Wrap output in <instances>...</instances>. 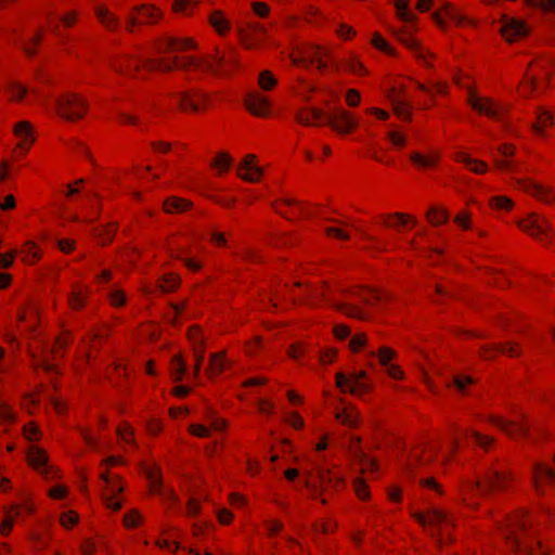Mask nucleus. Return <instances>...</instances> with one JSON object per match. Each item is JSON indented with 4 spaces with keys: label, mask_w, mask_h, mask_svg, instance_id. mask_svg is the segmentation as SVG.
Instances as JSON below:
<instances>
[{
    "label": "nucleus",
    "mask_w": 555,
    "mask_h": 555,
    "mask_svg": "<svg viewBox=\"0 0 555 555\" xmlns=\"http://www.w3.org/2000/svg\"><path fill=\"white\" fill-rule=\"evenodd\" d=\"M509 475L499 470H490L483 485L477 482L476 488L481 491H501L506 489Z\"/></svg>",
    "instance_id": "obj_14"
},
{
    "label": "nucleus",
    "mask_w": 555,
    "mask_h": 555,
    "mask_svg": "<svg viewBox=\"0 0 555 555\" xmlns=\"http://www.w3.org/2000/svg\"><path fill=\"white\" fill-rule=\"evenodd\" d=\"M232 158L227 153H219L217 158L211 162V167L228 170L231 165Z\"/></svg>",
    "instance_id": "obj_50"
},
{
    "label": "nucleus",
    "mask_w": 555,
    "mask_h": 555,
    "mask_svg": "<svg viewBox=\"0 0 555 555\" xmlns=\"http://www.w3.org/2000/svg\"><path fill=\"white\" fill-rule=\"evenodd\" d=\"M325 122L331 125L333 129L340 133H348L352 131L358 125V121L354 119V117L346 111H337L336 113L326 115Z\"/></svg>",
    "instance_id": "obj_6"
},
{
    "label": "nucleus",
    "mask_w": 555,
    "mask_h": 555,
    "mask_svg": "<svg viewBox=\"0 0 555 555\" xmlns=\"http://www.w3.org/2000/svg\"><path fill=\"white\" fill-rule=\"evenodd\" d=\"M395 357V351L388 347H380L378 350L379 362L384 366L389 365V361Z\"/></svg>",
    "instance_id": "obj_54"
},
{
    "label": "nucleus",
    "mask_w": 555,
    "mask_h": 555,
    "mask_svg": "<svg viewBox=\"0 0 555 555\" xmlns=\"http://www.w3.org/2000/svg\"><path fill=\"white\" fill-rule=\"evenodd\" d=\"M455 159L460 163H463L469 170H472L475 173H483L488 169V166L486 163H483L479 159H474L466 153H462V152L457 153L455 155Z\"/></svg>",
    "instance_id": "obj_26"
},
{
    "label": "nucleus",
    "mask_w": 555,
    "mask_h": 555,
    "mask_svg": "<svg viewBox=\"0 0 555 555\" xmlns=\"http://www.w3.org/2000/svg\"><path fill=\"white\" fill-rule=\"evenodd\" d=\"M325 52L319 47H312L307 49L304 54L299 56H292L293 63L295 65H307L309 64H318L319 69H324L326 64L322 61V56Z\"/></svg>",
    "instance_id": "obj_17"
},
{
    "label": "nucleus",
    "mask_w": 555,
    "mask_h": 555,
    "mask_svg": "<svg viewBox=\"0 0 555 555\" xmlns=\"http://www.w3.org/2000/svg\"><path fill=\"white\" fill-rule=\"evenodd\" d=\"M68 300L73 309H80L85 305V296L81 291L74 292Z\"/></svg>",
    "instance_id": "obj_58"
},
{
    "label": "nucleus",
    "mask_w": 555,
    "mask_h": 555,
    "mask_svg": "<svg viewBox=\"0 0 555 555\" xmlns=\"http://www.w3.org/2000/svg\"><path fill=\"white\" fill-rule=\"evenodd\" d=\"M520 188L545 203H551L555 195L552 191L532 181H520Z\"/></svg>",
    "instance_id": "obj_21"
},
{
    "label": "nucleus",
    "mask_w": 555,
    "mask_h": 555,
    "mask_svg": "<svg viewBox=\"0 0 555 555\" xmlns=\"http://www.w3.org/2000/svg\"><path fill=\"white\" fill-rule=\"evenodd\" d=\"M492 352H501V353L508 354L509 357H517L519 354V352L516 348V345H513L511 343L499 344V345H495L492 349L485 350L483 357L490 358Z\"/></svg>",
    "instance_id": "obj_34"
},
{
    "label": "nucleus",
    "mask_w": 555,
    "mask_h": 555,
    "mask_svg": "<svg viewBox=\"0 0 555 555\" xmlns=\"http://www.w3.org/2000/svg\"><path fill=\"white\" fill-rule=\"evenodd\" d=\"M487 3H492L495 0H485ZM525 2L532 7L539 8L544 12L555 14V0H525Z\"/></svg>",
    "instance_id": "obj_36"
},
{
    "label": "nucleus",
    "mask_w": 555,
    "mask_h": 555,
    "mask_svg": "<svg viewBox=\"0 0 555 555\" xmlns=\"http://www.w3.org/2000/svg\"><path fill=\"white\" fill-rule=\"evenodd\" d=\"M179 105L184 111H194L197 112L202 107V103L206 101V94L201 90H190L185 92H177L175 93Z\"/></svg>",
    "instance_id": "obj_7"
},
{
    "label": "nucleus",
    "mask_w": 555,
    "mask_h": 555,
    "mask_svg": "<svg viewBox=\"0 0 555 555\" xmlns=\"http://www.w3.org/2000/svg\"><path fill=\"white\" fill-rule=\"evenodd\" d=\"M354 457L359 461L362 472H365L366 469H375L376 463L375 461L370 457L367 454H365L361 449L356 448L353 450Z\"/></svg>",
    "instance_id": "obj_37"
},
{
    "label": "nucleus",
    "mask_w": 555,
    "mask_h": 555,
    "mask_svg": "<svg viewBox=\"0 0 555 555\" xmlns=\"http://www.w3.org/2000/svg\"><path fill=\"white\" fill-rule=\"evenodd\" d=\"M468 103L475 111L481 114L498 120L501 118V107L495 105L490 99L479 98L476 93L470 91L468 94Z\"/></svg>",
    "instance_id": "obj_8"
},
{
    "label": "nucleus",
    "mask_w": 555,
    "mask_h": 555,
    "mask_svg": "<svg viewBox=\"0 0 555 555\" xmlns=\"http://www.w3.org/2000/svg\"><path fill=\"white\" fill-rule=\"evenodd\" d=\"M366 343V337L364 334L360 333L354 335L349 343V346L352 351H359Z\"/></svg>",
    "instance_id": "obj_60"
},
{
    "label": "nucleus",
    "mask_w": 555,
    "mask_h": 555,
    "mask_svg": "<svg viewBox=\"0 0 555 555\" xmlns=\"http://www.w3.org/2000/svg\"><path fill=\"white\" fill-rule=\"evenodd\" d=\"M532 482L535 492L543 494L544 483L555 485V472L543 464H535L533 467Z\"/></svg>",
    "instance_id": "obj_12"
},
{
    "label": "nucleus",
    "mask_w": 555,
    "mask_h": 555,
    "mask_svg": "<svg viewBox=\"0 0 555 555\" xmlns=\"http://www.w3.org/2000/svg\"><path fill=\"white\" fill-rule=\"evenodd\" d=\"M57 112L68 120L81 118L87 111V103L77 94L66 93L56 100Z\"/></svg>",
    "instance_id": "obj_3"
},
{
    "label": "nucleus",
    "mask_w": 555,
    "mask_h": 555,
    "mask_svg": "<svg viewBox=\"0 0 555 555\" xmlns=\"http://www.w3.org/2000/svg\"><path fill=\"white\" fill-rule=\"evenodd\" d=\"M147 478L151 482V487L154 493L175 502L178 500L172 489L164 487L162 478L155 469L147 472Z\"/></svg>",
    "instance_id": "obj_20"
},
{
    "label": "nucleus",
    "mask_w": 555,
    "mask_h": 555,
    "mask_svg": "<svg viewBox=\"0 0 555 555\" xmlns=\"http://www.w3.org/2000/svg\"><path fill=\"white\" fill-rule=\"evenodd\" d=\"M442 11L444 12V14L452 21L454 22L455 24L457 25H461L464 23L465 21V17L460 13L457 12L454 8H452V5L448 2H444L443 5H442Z\"/></svg>",
    "instance_id": "obj_45"
},
{
    "label": "nucleus",
    "mask_w": 555,
    "mask_h": 555,
    "mask_svg": "<svg viewBox=\"0 0 555 555\" xmlns=\"http://www.w3.org/2000/svg\"><path fill=\"white\" fill-rule=\"evenodd\" d=\"M372 43L374 44L375 48H377L384 52L390 53L389 44L386 42V40L379 34L374 35V37L372 39Z\"/></svg>",
    "instance_id": "obj_62"
},
{
    "label": "nucleus",
    "mask_w": 555,
    "mask_h": 555,
    "mask_svg": "<svg viewBox=\"0 0 555 555\" xmlns=\"http://www.w3.org/2000/svg\"><path fill=\"white\" fill-rule=\"evenodd\" d=\"M354 490H356V493L357 495L361 499V500H365L369 498V492L366 490V485L364 483V481L360 478L356 479L354 481Z\"/></svg>",
    "instance_id": "obj_61"
},
{
    "label": "nucleus",
    "mask_w": 555,
    "mask_h": 555,
    "mask_svg": "<svg viewBox=\"0 0 555 555\" xmlns=\"http://www.w3.org/2000/svg\"><path fill=\"white\" fill-rule=\"evenodd\" d=\"M8 92L10 93L12 100L21 101L27 93V89L22 85L11 83L8 88Z\"/></svg>",
    "instance_id": "obj_51"
},
{
    "label": "nucleus",
    "mask_w": 555,
    "mask_h": 555,
    "mask_svg": "<svg viewBox=\"0 0 555 555\" xmlns=\"http://www.w3.org/2000/svg\"><path fill=\"white\" fill-rule=\"evenodd\" d=\"M140 519L141 516L135 511H132L129 514L125 515L124 524L126 527H135L139 525Z\"/></svg>",
    "instance_id": "obj_63"
},
{
    "label": "nucleus",
    "mask_w": 555,
    "mask_h": 555,
    "mask_svg": "<svg viewBox=\"0 0 555 555\" xmlns=\"http://www.w3.org/2000/svg\"><path fill=\"white\" fill-rule=\"evenodd\" d=\"M276 85V79L269 70H263L259 75V86L262 90H271Z\"/></svg>",
    "instance_id": "obj_46"
},
{
    "label": "nucleus",
    "mask_w": 555,
    "mask_h": 555,
    "mask_svg": "<svg viewBox=\"0 0 555 555\" xmlns=\"http://www.w3.org/2000/svg\"><path fill=\"white\" fill-rule=\"evenodd\" d=\"M553 124V116L547 112H542L538 117V124L534 126V131L538 134H543V128Z\"/></svg>",
    "instance_id": "obj_47"
},
{
    "label": "nucleus",
    "mask_w": 555,
    "mask_h": 555,
    "mask_svg": "<svg viewBox=\"0 0 555 555\" xmlns=\"http://www.w3.org/2000/svg\"><path fill=\"white\" fill-rule=\"evenodd\" d=\"M190 339L194 347V354L196 359L194 375L196 376L201 370V365L204 361V349H203V339L198 330L190 331Z\"/></svg>",
    "instance_id": "obj_24"
},
{
    "label": "nucleus",
    "mask_w": 555,
    "mask_h": 555,
    "mask_svg": "<svg viewBox=\"0 0 555 555\" xmlns=\"http://www.w3.org/2000/svg\"><path fill=\"white\" fill-rule=\"evenodd\" d=\"M296 120L305 126L314 125L317 121H326V115L315 107H305L296 113Z\"/></svg>",
    "instance_id": "obj_19"
},
{
    "label": "nucleus",
    "mask_w": 555,
    "mask_h": 555,
    "mask_svg": "<svg viewBox=\"0 0 555 555\" xmlns=\"http://www.w3.org/2000/svg\"><path fill=\"white\" fill-rule=\"evenodd\" d=\"M162 44L164 52L184 51L195 48V43L191 39H178L173 37H166Z\"/></svg>",
    "instance_id": "obj_23"
},
{
    "label": "nucleus",
    "mask_w": 555,
    "mask_h": 555,
    "mask_svg": "<svg viewBox=\"0 0 555 555\" xmlns=\"http://www.w3.org/2000/svg\"><path fill=\"white\" fill-rule=\"evenodd\" d=\"M186 373V365L180 356H175L171 360V376L176 382L181 380Z\"/></svg>",
    "instance_id": "obj_35"
},
{
    "label": "nucleus",
    "mask_w": 555,
    "mask_h": 555,
    "mask_svg": "<svg viewBox=\"0 0 555 555\" xmlns=\"http://www.w3.org/2000/svg\"><path fill=\"white\" fill-rule=\"evenodd\" d=\"M245 106L251 114L263 117L268 114L269 101L266 96L255 91L246 95Z\"/></svg>",
    "instance_id": "obj_16"
},
{
    "label": "nucleus",
    "mask_w": 555,
    "mask_h": 555,
    "mask_svg": "<svg viewBox=\"0 0 555 555\" xmlns=\"http://www.w3.org/2000/svg\"><path fill=\"white\" fill-rule=\"evenodd\" d=\"M358 295L361 297V299L364 302H366L369 305H373V304L378 302L384 299V294H382L380 292L374 291V289L359 291Z\"/></svg>",
    "instance_id": "obj_43"
},
{
    "label": "nucleus",
    "mask_w": 555,
    "mask_h": 555,
    "mask_svg": "<svg viewBox=\"0 0 555 555\" xmlns=\"http://www.w3.org/2000/svg\"><path fill=\"white\" fill-rule=\"evenodd\" d=\"M500 31L507 41L513 42L528 35L529 28L524 21L504 15L502 17Z\"/></svg>",
    "instance_id": "obj_4"
},
{
    "label": "nucleus",
    "mask_w": 555,
    "mask_h": 555,
    "mask_svg": "<svg viewBox=\"0 0 555 555\" xmlns=\"http://www.w3.org/2000/svg\"><path fill=\"white\" fill-rule=\"evenodd\" d=\"M21 253L26 262H34L40 258L39 251L33 242L26 243Z\"/></svg>",
    "instance_id": "obj_40"
},
{
    "label": "nucleus",
    "mask_w": 555,
    "mask_h": 555,
    "mask_svg": "<svg viewBox=\"0 0 555 555\" xmlns=\"http://www.w3.org/2000/svg\"><path fill=\"white\" fill-rule=\"evenodd\" d=\"M388 98L392 104L395 114L404 120H411V102L404 96L403 89L397 91L395 88L389 92Z\"/></svg>",
    "instance_id": "obj_13"
},
{
    "label": "nucleus",
    "mask_w": 555,
    "mask_h": 555,
    "mask_svg": "<svg viewBox=\"0 0 555 555\" xmlns=\"http://www.w3.org/2000/svg\"><path fill=\"white\" fill-rule=\"evenodd\" d=\"M427 219L434 225L441 224L448 220V212L437 207H430L427 211Z\"/></svg>",
    "instance_id": "obj_38"
},
{
    "label": "nucleus",
    "mask_w": 555,
    "mask_h": 555,
    "mask_svg": "<svg viewBox=\"0 0 555 555\" xmlns=\"http://www.w3.org/2000/svg\"><path fill=\"white\" fill-rule=\"evenodd\" d=\"M3 511L5 514V518L3 519L2 524H1V533L3 535H8L12 530L14 518L20 515V512H18L17 505H14L11 507H4Z\"/></svg>",
    "instance_id": "obj_32"
},
{
    "label": "nucleus",
    "mask_w": 555,
    "mask_h": 555,
    "mask_svg": "<svg viewBox=\"0 0 555 555\" xmlns=\"http://www.w3.org/2000/svg\"><path fill=\"white\" fill-rule=\"evenodd\" d=\"M191 203L179 197H169L164 202V209L169 214L182 212L190 207Z\"/></svg>",
    "instance_id": "obj_31"
},
{
    "label": "nucleus",
    "mask_w": 555,
    "mask_h": 555,
    "mask_svg": "<svg viewBox=\"0 0 555 555\" xmlns=\"http://www.w3.org/2000/svg\"><path fill=\"white\" fill-rule=\"evenodd\" d=\"M400 40L408 48H410L411 50L415 51L417 57L426 60V51L420 47V44L417 43V41L414 38H412V37H410L408 35H404V36H402L400 38Z\"/></svg>",
    "instance_id": "obj_42"
},
{
    "label": "nucleus",
    "mask_w": 555,
    "mask_h": 555,
    "mask_svg": "<svg viewBox=\"0 0 555 555\" xmlns=\"http://www.w3.org/2000/svg\"><path fill=\"white\" fill-rule=\"evenodd\" d=\"M531 524L526 515H517L511 519L506 531V540L511 547L526 555H546V550L541 542H530Z\"/></svg>",
    "instance_id": "obj_2"
},
{
    "label": "nucleus",
    "mask_w": 555,
    "mask_h": 555,
    "mask_svg": "<svg viewBox=\"0 0 555 555\" xmlns=\"http://www.w3.org/2000/svg\"><path fill=\"white\" fill-rule=\"evenodd\" d=\"M499 152L505 159H495V165L501 170H513L515 163L508 158L514 155V146L509 144H503L499 147Z\"/></svg>",
    "instance_id": "obj_29"
},
{
    "label": "nucleus",
    "mask_w": 555,
    "mask_h": 555,
    "mask_svg": "<svg viewBox=\"0 0 555 555\" xmlns=\"http://www.w3.org/2000/svg\"><path fill=\"white\" fill-rule=\"evenodd\" d=\"M522 417V423L507 422L499 416L491 417V422L512 438L528 437L529 425L526 423V417Z\"/></svg>",
    "instance_id": "obj_9"
},
{
    "label": "nucleus",
    "mask_w": 555,
    "mask_h": 555,
    "mask_svg": "<svg viewBox=\"0 0 555 555\" xmlns=\"http://www.w3.org/2000/svg\"><path fill=\"white\" fill-rule=\"evenodd\" d=\"M395 5L398 12V15L401 20L405 22H411L414 18V15L409 9V0H396Z\"/></svg>",
    "instance_id": "obj_39"
},
{
    "label": "nucleus",
    "mask_w": 555,
    "mask_h": 555,
    "mask_svg": "<svg viewBox=\"0 0 555 555\" xmlns=\"http://www.w3.org/2000/svg\"><path fill=\"white\" fill-rule=\"evenodd\" d=\"M251 8L254 13L259 17H266L270 11L268 4L264 2H253Z\"/></svg>",
    "instance_id": "obj_64"
},
{
    "label": "nucleus",
    "mask_w": 555,
    "mask_h": 555,
    "mask_svg": "<svg viewBox=\"0 0 555 555\" xmlns=\"http://www.w3.org/2000/svg\"><path fill=\"white\" fill-rule=\"evenodd\" d=\"M227 364H228V362L224 359L223 353H212V354H210L208 373L211 376L218 375L225 370Z\"/></svg>",
    "instance_id": "obj_33"
},
{
    "label": "nucleus",
    "mask_w": 555,
    "mask_h": 555,
    "mask_svg": "<svg viewBox=\"0 0 555 555\" xmlns=\"http://www.w3.org/2000/svg\"><path fill=\"white\" fill-rule=\"evenodd\" d=\"M491 205L493 208H496V209L508 210L509 208H512L513 202L507 197L500 196V197H493L491 201Z\"/></svg>",
    "instance_id": "obj_55"
},
{
    "label": "nucleus",
    "mask_w": 555,
    "mask_h": 555,
    "mask_svg": "<svg viewBox=\"0 0 555 555\" xmlns=\"http://www.w3.org/2000/svg\"><path fill=\"white\" fill-rule=\"evenodd\" d=\"M336 386L344 392L348 391L353 396L361 397L363 393L370 391L371 386L365 380H360L359 378L353 382H348V377L345 374L338 372L336 373Z\"/></svg>",
    "instance_id": "obj_11"
},
{
    "label": "nucleus",
    "mask_w": 555,
    "mask_h": 555,
    "mask_svg": "<svg viewBox=\"0 0 555 555\" xmlns=\"http://www.w3.org/2000/svg\"><path fill=\"white\" fill-rule=\"evenodd\" d=\"M256 156L248 154L238 166V176L248 182H256L260 179L263 170L255 165Z\"/></svg>",
    "instance_id": "obj_15"
},
{
    "label": "nucleus",
    "mask_w": 555,
    "mask_h": 555,
    "mask_svg": "<svg viewBox=\"0 0 555 555\" xmlns=\"http://www.w3.org/2000/svg\"><path fill=\"white\" fill-rule=\"evenodd\" d=\"M224 63V55H220L218 53L214 55L212 61L207 60L205 57L194 56H186L183 59L173 56L170 60H154L150 57L141 59L132 54H122L120 56H114L109 60V66L112 67V69L124 76H131L133 72H137L140 68V65H142L151 72L159 70L167 73L171 72L173 68H178L181 70H188L190 68H193L195 70H209L212 73H217L216 66H221Z\"/></svg>",
    "instance_id": "obj_1"
},
{
    "label": "nucleus",
    "mask_w": 555,
    "mask_h": 555,
    "mask_svg": "<svg viewBox=\"0 0 555 555\" xmlns=\"http://www.w3.org/2000/svg\"><path fill=\"white\" fill-rule=\"evenodd\" d=\"M102 479L104 480L108 490V493L105 498L107 506L114 511H118L121 507V503L115 500V495L121 491V487L113 483L106 474H102Z\"/></svg>",
    "instance_id": "obj_27"
},
{
    "label": "nucleus",
    "mask_w": 555,
    "mask_h": 555,
    "mask_svg": "<svg viewBox=\"0 0 555 555\" xmlns=\"http://www.w3.org/2000/svg\"><path fill=\"white\" fill-rule=\"evenodd\" d=\"M411 160L421 166V167H428L434 166L436 164V158L431 156H423L420 153H412L411 154Z\"/></svg>",
    "instance_id": "obj_49"
},
{
    "label": "nucleus",
    "mask_w": 555,
    "mask_h": 555,
    "mask_svg": "<svg viewBox=\"0 0 555 555\" xmlns=\"http://www.w3.org/2000/svg\"><path fill=\"white\" fill-rule=\"evenodd\" d=\"M95 15L100 23L108 30H115L119 26L118 18L105 8H96Z\"/></svg>",
    "instance_id": "obj_28"
},
{
    "label": "nucleus",
    "mask_w": 555,
    "mask_h": 555,
    "mask_svg": "<svg viewBox=\"0 0 555 555\" xmlns=\"http://www.w3.org/2000/svg\"><path fill=\"white\" fill-rule=\"evenodd\" d=\"M413 517L422 525H430L433 527H439L442 524L449 521L448 514L437 508H429L426 514L414 513Z\"/></svg>",
    "instance_id": "obj_18"
},
{
    "label": "nucleus",
    "mask_w": 555,
    "mask_h": 555,
    "mask_svg": "<svg viewBox=\"0 0 555 555\" xmlns=\"http://www.w3.org/2000/svg\"><path fill=\"white\" fill-rule=\"evenodd\" d=\"M320 297H322L327 304L332 305L336 310L344 312L350 317L362 319L363 314L362 311L356 307L348 304H344L338 301L337 299L331 298L326 295L325 292H321Z\"/></svg>",
    "instance_id": "obj_22"
},
{
    "label": "nucleus",
    "mask_w": 555,
    "mask_h": 555,
    "mask_svg": "<svg viewBox=\"0 0 555 555\" xmlns=\"http://www.w3.org/2000/svg\"><path fill=\"white\" fill-rule=\"evenodd\" d=\"M519 227L530 235L541 240V236L547 235L548 231L551 230L548 221L538 215H531L528 219L522 220Z\"/></svg>",
    "instance_id": "obj_10"
},
{
    "label": "nucleus",
    "mask_w": 555,
    "mask_h": 555,
    "mask_svg": "<svg viewBox=\"0 0 555 555\" xmlns=\"http://www.w3.org/2000/svg\"><path fill=\"white\" fill-rule=\"evenodd\" d=\"M93 234L101 240L102 244H106L112 241L114 229L111 227L95 228Z\"/></svg>",
    "instance_id": "obj_48"
},
{
    "label": "nucleus",
    "mask_w": 555,
    "mask_h": 555,
    "mask_svg": "<svg viewBox=\"0 0 555 555\" xmlns=\"http://www.w3.org/2000/svg\"><path fill=\"white\" fill-rule=\"evenodd\" d=\"M179 285V279L172 274L166 276L163 279L160 285H159V288L163 291V292H172L173 289H176Z\"/></svg>",
    "instance_id": "obj_52"
},
{
    "label": "nucleus",
    "mask_w": 555,
    "mask_h": 555,
    "mask_svg": "<svg viewBox=\"0 0 555 555\" xmlns=\"http://www.w3.org/2000/svg\"><path fill=\"white\" fill-rule=\"evenodd\" d=\"M27 460L29 465L38 469L46 479L54 478V468L48 465V455L42 449L36 446L31 447Z\"/></svg>",
    "instance_id": "obj_5"
},
{
    "label": "nucleus",
    "mask_w": 555,
    "mask_h": 555,
    "mask_svg": "<svg viewBox=\"0 0 555 555\" xmlns=\"http://www.w3.org/2000/svg\"><path fill=\"white\" fill-rule=\"evenodd\" d=\"M470 436L474 442L482 448H488L493 442V438L481 435L480 433L477 431H472Z\"/></svg>",
    "instance_id": "obj_56"
},
{
    "label": "nucleus",
    "mask_w": 555,
    "mask_h": 555,
    "mask_svg": "<svg viewBox=\"0 0 555 555\" xmlns=\"http://www.w3.org/2000/svg\"><path fill=\"white\" fill-rule=\"evenodd\" d=\"M77 521H78V515L73 511L63 513L61 516V524L65 528H69V527L74 526L75 524H77Z\"/></svg>",
    "instance_id": "obj_59"
},
{
    "label": "nucleus",
    "mask_w": 555,
    "mask_h": 555,
    "mask_svg": "<svg viewBox=\"0 0 555 555\" xmlns=\"http://www.w3.org/2000/svg\"><path fill=\"white\" fill-rule=\"evenodd\" d=\"M16 420L15 413L5 403H0V422L13 423Z\"/></svg>",
    "instance_id": "obj_53"
},
{
    "label": "nucleus",
    "mask_w": 555,
    "mask_h": 555,
    "mask_svg": "<svg viewBox=\"0 0 555 555\" xmlns=\"http://www.w3.org/2000/svg\"><path fill=\"white\" fill-rule=\"evenodd\" d=\"M137 11L142 13L144 23H153L160 17L158 10L150 5L139 7L137 8Z\"/></svg>",
    "instance_id": "obj_41"
},
{
    "label": "nucleus",
    "mask_w": 555,
    "mask_h": 555,
    "mask_svg": "<svg viewBox=\"0 0 555 555\" xmlns=\"http://www.w3.org/2000/svg\"><path fill=\"white\" fill-rule=\"evenodd\" d=\"M41 40V33H37L34 37L29 39L27 42H23V49L28 55H33L35 53V47Z\"/></svg>",
    "instance_id": "obj_57"
},
{
    "label": "nucleus",
    "mask_w": 555,
    "mask_h": 555,
    "mask_svg": "<svg viewBox=\"0 0 555 555\" xmlns=\"http://www.w3.org/2000/svg\"><path fill=\"white\" fill-rule=\"evenodd\" d=\"M14 133L16 137L21 138L22 141L18 144L20 149L27 150L28 146L33 143L31 135V125L28 121H21L15 125Z\"/></svg>",
    "instance_id": "obj_25"
},
{
    "label": "nucleus",
    "mask_w": 555,
    "mask_h": 555,
    "mask_svg": "<svg viewBox=\"0 0 555 555\" xmlns=\"http://www.w3.org/2000/svg\"><path fill=\"white\" fill-rule=\"evenodd\" d=\"M336 420L343 425L350 428L356 427L359 423V413L353 408H345L336 413Z\"/></svg>",
    "instance_id": "obj_30"
},
{
    "label": "nucleus",
    "mask_w": 555,
    "mask_h": 555,
    "mask_svg": "<svg viewBox=\"0 0 555 555\" xmlns=\"http://www.w3.org/2000/svg\"><path fill=\"white\" fill-rule=\"evenodd\" d=\"M210 24L220 34H223L229 28L228 21L219 12H215V13L211 14V16H210Z\"/></svg>",
    "instance_id": "obj_44"
}]
</instances>
